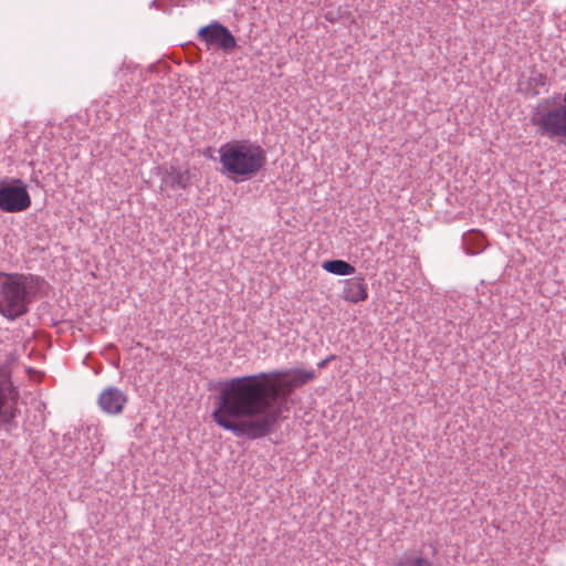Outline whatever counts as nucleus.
<instances>
[{"label":"nucleus","instance_id":"obj_1","mask_svg":"<svg viewBox=\"0 0 566 566\" xmlns=\"http://www.w3.org/2000/svg\"><path fill=\"white\" fill-rule=\"evenodd\" d=\"M281 394L279 374L233 378L221 390V407L214 411V421L250 439L264 437L277 420L273 403Z\"/></svg>","mask_w":566,"mask_h":566},{"label":"nucleus","instance_id":"obj_2","mask_svg":"<svg viewBox=\"0 0 566 566\" xmlns=\"http://www.w3.org/2000/svg\"><path fill=\"white\" fill-rule=\"evenodd\" d=\"M223 172L234 181H243L256 175L266 161L264 150L247 142H235L219 150Z\"/></svg>","mask_w":566,"mask_h":566},{"label":"nucleus","instance_id":"obj_3","mask_svg":"<svg viewBox=\"0 0 566 566\" xmlns=\"http://www.w3.org/2000/svg\"><path fill=\"white\" fill-rule=\"evenodd\" d=\"M33 281L30 274L0 271V315L15 321L30 311Z\"/></svg>","mask_w":566,"mask_h":566},{"label":"nucleus","instance_id":"obj_4","mask_svg":"<svg viewBox=\"0 0 566 566\" xmlns=\"http://www.w3.org/2000/svg\"><path fill=\"white\" fill-rule=\"evenodd\" d=\"M532 124L538 134L552 140L566 143V106L557 98H544L535 107Z\"/></svg>","mask_w":566,"mask_h":566},{"label":"nucleus","instance_id":"obj_5","mask_svg":"<svg viewBox=\"0 0 566 566\" xmlns=\"http://www.w3.org/2000/svg\"><path fill=\"white\" fill-rule=\"evenodd\" d=\"M31 207V197L27 185L18 178L0 181V210L22 212Z\"/></svg>","mask_w":566,"mask_h":566},{"label":"nucleus","instance_id":"obj_6","mask_svg":"<svg viewBox=\"0 0 566 566\" xmlns=\"http://www.w3.org/2000/svg\"><path fill=\"white\" fill-rule=\"evenodd\" d=\"M19 416L18 392L0 381V428L11 433L13 429L18 428L17 418Z\"/></svg>","mask_w":566,"mask_h":566},{"label":"nucleus","instance_id":"obj_7","mask_svg":"<svg viewBox=\"0 0 566 566\" xmlns=\"http://www.w3.org/2000/svg\"><path fill=\"white\" fill-rule=\"evenodd\" d=\"M128 401L127 395L119 388L109 386L98 396L99 408L108 415H119L123 412Z\"/></svg>","mask_w":566,"mask_h":566},{"label":"nucleus","instance_id":"obj_8","mask_svg":"<svg viewBox=\"0 0 566 566\" xmlns=\"http://www.w3.org/2000/svg\"><path fill=\"white\" fill-rule=\"evenodd\" d=\"M342 300L352 304L365 302L368 298V285L363 275L343 281Z\"/></svg>","mask_w":566,"mask_h":566},{"label":"nucleus","instance_id":"obj_9","mask_svg":"<svg viewBox=\"0 0 566 566\" xmlns=\"http://www.w3.org/2000/svg\"><path fill=\"white\" fill-rule=\"evenodd\" d=\"M191 182L189 170L177 167L166 168L161 175V187L174 191L186 189Z\"/></svg>","mask_w":566,"mask_h":566},{"label":"nucleus","instance_id":"obj_10","mask_svg":"<svg viewBox=\"0 0 566 566\" xmlns=\"http://www.w3.org/2000/svg\"><path fill=\"white\" fill-rule=\"evenodd\" d=\"M316 377L314 370H295L293 377L289 380H280L282 394L281 396H285L291 392L294 388L300 387Z\"/></svg>","mask_w":566,"mask_h":566},{"label":"nucleus","instance_id":"obj_11","mask_svg":"<svg viewBox=\"0 0 566 566\" xmlns=\"http://www.w3.org/2000/svg\"><path fill=\"white\" fill-rule=\"evenodd\" d=\"M214 44L226 53H231L237 46V41L227 28L214 23Z\"/></svg>","mask_w":566,"mask_h":566},{"label":"nucleus","instance_id":"obj_12","mask_svg":"<svg viewBox=\"0 0 566 566\" xmlns=\"http://www.w3.org/2000/svg\"><path fill=\"white\" fill-rule=\"evenodd\" d=\"M322 268L332 274L346 276L355 273V268L344 260H328L322 263Z\"/></svg>","mask_w":566,"mask_h":566},{"label":"nucleus","instance_id":"obj_13","mask_svg":"<svg viewBox=\"0 0 566 566\" xmlns=\"http://www.w3.org/2000/svg\"><path fill=\"white\" fill-rule=\"evenodd\" d=\"M198 36L203 42L206 53H208L210 50V45L212 44V23L201 28L198 32Z\"/></svg>","mask_w":566,"mask_h":566},{"label":"nucleus","instance_id":"obj_14","mask_svg":"<svg viewBox=\"0 0 566 566\" xmlns=\"http://www.w3.org/2000/svg\"><path fill=\"white\" fill-rule=\"evenodd\" d=\"M403 566H431V563L422 557L408 558L405 562H400Z\"/></svg>","mask_w":566,"mask_h":566},{"label":"nucleus","instance_id":"obj_15","mask_svg":"<svg viewBox=\"0 0 566 566\" xmlns=\"http://www.w3.org/2000/svg\"><path fill=\"white\" fill-rule=\"evenodd\" d=\"M151 6L157 9L163 10L166 13H170L171 7H172V0H154L151 2Z\"/></svg>","mask_w":566,"mask_h":566},{"label":"nucleus","instance_id":"obj_16","mask_svg":"<svg viewBox=\"0 0 566 566\" xmlns=\"http://www.w3.org/2000/svg\"><path fill=\"white\" fill-rule=\"evenodd\" d=\"M471 239H475L476 240V243L479 244V248H483L484 247V235L479 232V231H472L467 238V242H469Z\"/></svg>","mask_w":566,"mask_h":566},{"label":"nucleus","instance_id":"obj_17","mask_svg":"<svg viewBox=\"0 0 566 566\" xmlns=\"http://www.w3.org/2000/svg\"><path fill=\"white\" fill-rule=\"evenodd\" d=\"M332 359H334V356H331V357H327V358H325V359L321 360V361L317 364V366H318L319 368H323V367H325V366L327 365V363H328V361H331Z\"/></svg>","mask_w":566,"mask_h":566},{"label":"nucleus","instance_id":"obj_18","mask_svg":"<svg viewBox=\"0 0 566 566\" xmlns=\"http://www.w3.org/2000/svg\"><path fill=\"white\" fill-rule=\"evenodd\" d=\"M203 155L207 156L208 158H212V148L210 146H208L205 150H203Z\"/></svg>","mask_w":566,"mask_h":566},{"label":"nucleus","instance_id":"obj_19","mask_svg":"<svg viewBox=\"0 0 566 566\" xmlns=\"http://www.w3.org/2000/svg\"><path fill=\"white\" fill-rule=\"evenodd\" d=\"M563 360H564V364L566 365V350L563 353Z\"/></svg>","mask_w":566,"mask_h":566}]
</instances>
